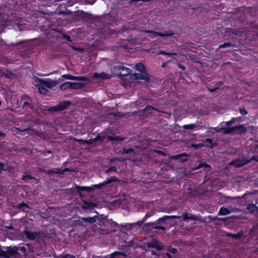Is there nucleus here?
Listing matches in <instances>:
<instances>
[{
	"label": "nucleus",
	"instance_id": "1",
	"mask_svg": "<svg viewBox=\"0 0 258 258\" xmlns=\"http://www.w3.org/2000/svg\"><path fill=\"white\" fill-rule=\"evenodd\" d=\"M134 67L138 72H135L131 75L132 79L143 80L146 82L150 81L148 75L145 72L144 66H134Z\"/></svg>",
	"mask_w": 258,
	"mask_h": 258
},
{
	"label": "nucleus",
	"instance_id": "2",
	"mask_svg": "<svg viewBox=\"0 0 258 258\" xmlns=\"http://www.w3.org/2000/svg\"><path fill=\"white\" fill-rule=\"evenodd\" d=\"M115 177H113L107 181H105L104 182V183L103 184H97V185H95L93 187H89V186H76V188L77 189V190L78 191H80L81 190H86V191H87L88 192H90L92 190H93V189H95V187H100L101 186H102L104 184H108V183H110L111 182H112V181H115Z\"/></svg>",
	"mask_w": 258,
	"mask_h": 258
},
{
	"label": "nucleus",
	"instance_id": "3",
	"mask_svg": "<svg viewBox=\"0 0 258 258\" xmlns=\"http://www.w3.org/2000/svg\"><path fill=\"white\" fill-rule=\"evenodd\" d=\"M71 102L69 101H64L60 102L56 106L52 107L48 109L49 111H57L64 110L66 109L70 104Z\"/></svg>",
	"mask_w": 258,
	"mask_h": 258
},
{
	"label": "nucleus",
	"instance_id": "4",
	"mask_svg": "<svg viewBox=\"0 0 258 258\" xmlns=\"http://www.w3.org/2000/svg\"><path fill=\"white\" fill-rule=\"evenodd\" d=\"M228 131L226 132L228 134L235 133L237 134L243 133L246 132L247 129L244 125H240L233 127H228Z\"/></svg>",
	"mask_w": 258,
	"mask_h": 258
},
{
	"label": "nucleus",
	"instance_id": "5",
	"mask_svg": "<svg viewBox=\"0 0 258 258\" xmlns=\"http://www.w3.org/2000/svg\"><path fill=\"white\" fill-rule=\"evenodd\" d=\"M250 162V160H245L243 159H237L230 162V165H234L236 167H240L246 165Z\"/></svg>",
	"mask_w": 258,
	"mask_h": 258
},
{
	"label": "nucleus",
	"instance_id": "6",
	"mask_svg": "<svg viewBox=\"0 0 258 258\" xmlns=\"http://www.w3.org/2000/svg\"><path fill=\"white\" fill-rule=\"evenodd\" d=\"M148 248L150 247H154L158 250H161L163 248V246L161 245L159 242L155 239H153L151 242H147L145 244Z\"/></svg>",
	"mask_w": 258,
	"mask_h": 258
},
{
	"label": "nucleus",
	"instance_id": "7",
	"mask_svg": "<svg viewBox=\"0 0 258 258\" xmlns=\"http://www.w3.org/2000/svg\"><path fill=\"white\" fill-rule=\"evenodd\" d=\"M64 79L72 80H80V81H84L85 78L82 77H75L71 76L69 74H66L61 76V78H59L58 80V82H61L64 81Z\"/></svg>",
	"mask_w": 258,
	"mask_h": 258
},
{
	"label": "nucleus",
	"instance_id": "8",
	"mask_svg": "<svg viewBox=\"0 0 258 258\" xmlns=\"http://www.w3.org/2000/svg\"><path fill=\"white\" fill-rule=\"evenodd\" d=\"M117 69L119 71L118 75L120 76H127L132 73V71L130 69L126 68L123 66H118Z\"/></svg>",
	"mask_w": 258,
	"mask_h": 258
},
{
	"label": "nucleus",
	"instance_id": "9",
	"mask_svg": "<svg viewBox=\"0 0 258 258\" xmlns=\"http://www.w3.org/2000/svg\"><path fill=\"white\" fill-rule=\"evenodd\" d=\"M24 233L25 234L26 237L30 240H34L37 238H39L40 236L39 233L36 232L25 230Z\"/></svg>",
	"mask_w": 258,
	"mask_h": 258
},
{
	"label": "nucleus",
	"instance_id": "10",
	"mask_svg": "<svg viewBox=\"0 0 258 258\" xmlns=\"http://www.w3.org/2000/svg\"><path fill=\"white\" fill-rule=\"evenodd\" d=\"M83 203L81 208L85 210H92L97 206L96 204L89 201H83Z\"/></svg>",
	"mask_w": 258,
	"mask_h": 258
},
{
	"label": "nucleus",
	"instance_id": "11",
	"mask_svg": "<svg viewBox=\"0 0 258 258\" xmlns=\"http://www.w3.org/2000/svg\"><path fill=\"white\" fill-rule=\"evenodd\" d=\"M42 82V85H44V86L48 88H51L55 86V85L59 83L58 81L56 80H40Z\"/></svg>",
	"mask_w": 258,
	"mask_h": 258
},
{
	"label": "nucleus",
	"instance_id": "12",
	"mask_svg": "<svg viewBox=\"0 0 258 258\" xmlns=\"http://www.w3.org/2000/svg\"><path fill=\"white\" fill-rule=\"evenodd\" d=\"M101 139V137L99 136H97L95 138L90 139L88 140H76V141L78 142L81 143L82 144L84 145L85 144H87L88 145L92 144L97 141Z\"/></svg>",
	"mask_w": 258,
	"mask_h": 258
},
{
	"label": "nucleus",
	"instance_id": "13",
	"mask_svg": "<svg viewBox=\"0 0 258 258\" xmlns=\"http://www.w3.org/2000/svg\"><path fill=\"white\" fill-rule=\"evenodd\" d=\"M6 252H8L9 258L11 256H15L18 253V248L16 246H9L8 247Z\"/></svg>",
	"mask_w": 258,
	"mask_h": 258
},
{
	"label": "nucleus",
	"instance_id": "14",
	"mask_svg": "<svg viewBox=\"0 0 258 258\" xmlns=\"http://www.w3.org/2000/svg\"><path fill=\"white\" fill-rule=\"evenodd\" d=\"M68 169L67 168H66L64 170L58 168H54L52 170H44V172L48 174H51L52 173H58V174H62L65 171H68Z\"/></svg>",
	"mask_w": 258,
	"mask_h": 258
},
{
	"label": "nucleus",
	"instance_id": "15",
	"mask_svg": "<svg viewBox=\"0 0 258 258\" xmlns=\"http://www.w3.org/2000/svg\"><path fill=\"white\" fill-rule=\"evenodd\" d=\"M241 32H241V31H239L238 30H237L236 29H232V28H228L225 30V34H229V35L233 34V35H235L236 36H238V35L240 36L241 35L240 33Z\"/></svg>",
	"mask_w": 258,
	"mask_h": 258
},
{
	"label": "nucleus",
	"instance_id": "16",
	"mask_svg": "<svg viewBox=\"0 0 258 258\" xmlns=\"http://www.w3.org/2000/svg\"><path fill=\"white\" fill-rule=\"evenodd\" d=\"M39 84L37 85V87L39 92L42 94H45L47 92L46 87L44 86V85H42V82L40 80H39Z\"/></svg>",
	"mask_w": 258,
	"mask_h": 258
},
{
	"label": "nucleus",
	"instance_id": "17",
	"mask_svg": "<svg viewBox=\"0 0 258 258\" xmlns=\"http://www.w3.org/2000/svg\"><path fill=\"white\" fill-rule=\"evenodd\" d=\"M94 78H100L103 79H108L110 78V75L105 73L102 72L101 73H95L94 75Z\"/></svg>",
	"mask_w": 258,
	"mask_h": 258
},
{
	"label": "nucleus",
	"instance_id": "18",
	"mask_svg": "<svg viewBox=\"0 0 258 258\" xmlns=\"http://www.w3.org/2000/svg\"><path fill=\"white\" fill-rule=\"evenodd\" d=\"M233 211H234L233 210L231 211V210H230L226 208L222 207L219 210L218 215H226L230 214L231 213H232Z\"/></svg>",
	"mask_w": 258,
	"mask_h": 258
},
{
	"label": "nucleus",
	"instance_id": "19",
	"mask_svg": "<svg viewBox=\"0 0 258 258\" xmlns=\"http://www.w3.org/2000/svg\"><path fill=\"white\" fill-rule=\"evenodd\" d=\"M183 219L184 220H197L198 219V217L194 215L191 214H182Z\"/></svg>",
	"mask_w": 258,
	"mask_h": 258
},
{
	"label": "nucleus",
	"instance_id": "20",
	"mask_svg": "<svg viewBox=\"0 0 258 258\" xmlns=\"http://www.w3.org/2000/svg\"><path fill=\"white\" fill-rule=\"evenodd\" d=\"M82 220L84 221V224H85L86 223H90V224L94 223L96 221L95 216L92 217H87V218L82 217Z\"/></svg>",
	"mask_w": 258,
	"mask_h": 258
},
{
	"label": "nucleus",
	"instance_id": "21",
	"mask_svg": "<svg viewBox=\"0 0 258 258\" xmlns=\"http://www.w3.org/2000/svg\"><path fill=\"white\" fill-rule=\"evenodd\" d=\"M247 210L249 213H253L257 211V208L254 204H251L247 205Z\"/></svg>",
	"mask_w": 258,
	"mask_h": 258
},
{
	"label": "nucleus",
	"instance_id": "22",
	"mask_svg": "<svg viewBox=\"0 0 258 258\" xmlns=\"http://www.w3.org/2000/svg\"><path fill=\"white\" fill-rule=\"evenodd\" d=\"M73 224L75 226H86V224H84V221L82 220V217L79 220L74 221Z\"/></svg>",
	"mask_w": 258,
	"mask_h": 258
},
{
	"label": "nucleus",
	"instance_id": "23",
	"mask_svg": "<svg viewBox=\"0 0 258 258\" xmlns=\"http://www.w3.org/2000/svg\"><path fill=\"white\" fill-rule=\"evenodd\" d=\"M71 86L72 82H66L61 85L60 86V89L63 90L68 88H71Z\"/></svg>",
	"mask_w": 258,
	"mask_h": 258
},
{
	"label": "nucleus",
	"instance_id": "24",
	"mask_svg": "<svg viewBox=\"0 0 258 258\" xmlns=\"http://www.w3.org/2000/svg\"><path fill=\"white\" fill-rule=\"evenodd\" d=\"M243 234V233L242 232H240L238 233L237 234H227V235L228 236H231V237H232L234 238H235L236 239H238L242 237Z\"/></svg>",
	"mask_w": 258,
	"mask_h": 258
},
{
	"label": "nucleus",
	"instance_id": "25",
	"mask_svg": "<svg viewBox=\"0 0 258 258\" xmlns=\"http://www.w3.org/2000/svg\"><path fill=\"white\" fill-rule=\"evenodd\" d=\"M83 86V83H72L71 89H79Z\"/></svg>",
	"mask_w": 258,
	"mask_h": 258
},
{
	"label": "nucleus",
	"instance_id": "26",
	"mask_svg": "<svg viewBox=\"0 0 258 258\" xmlns=\"http://www.w3.org/2000/svg\"><path fill=\"white\" fill-rule=\"evenodd\" d=\"M214 130L216 132H221L222 133H224V134H228V133H227L226 132H227L228 130V128H224V127H221V128H219V127H215L214 128Z\"/></svg>",
	"mask_w": 258,
	"mask_h": 258
},
{
	"label": "nucleus",
	"instance_id": "27",
	"mask_svg": "<svg viewBox=\"0 0 258 258\" xmlns=\"http://www.w3.org/2000/svg\"><path fill=\"white\" fill-rule=\"evenodd\" d=\"M210 167H211V166L210 165H208L206 163H202L199 164L198 166L195 167L194 168V170H197V169H199L202 167L210 168Z\"/></svg>",
	"mask_w": 258,
	"mask_h": 258
},
{
	"label": "nucleus",
	"instance_id": "28",
	"mask_svg": "<svg viewBox=\"0 0 258 258\" xmlns=\"http://www.w3.org/2000/svg\"><path fill=\"white\" fill-rule=\"evenodd\" d=\"M191 146L193 148H195L196 149H198L204 146H209L208 145H205L204 143H200L198 144H192Z\"/></svg>",
	"mask_w": 258,
	"mask_h": 258
},
{
	"label": "nucleus",
	"instance_id": "29",
	"mask_svg": "<svg viewBox=\"0 0 258 258\" xmlns=\"http://www.w3.org/2000/svg\"><path fill=\"white\" fill-rule=\"evenodd\" d=\"M0 256L4 257L5 258H9L8 252H7L6 251L3 250L1 248H0Z\"/></svg>",
	"mask_w": 258,
	"mask_h": 258
},
{
	"label": "nucleus",
	"instance_id": "30",
	"mask_svg": "<svg viewBox=\"0 0 258 258\" xmlns=\"http://www.w3.org/2000/svg\"><path fill=\"white\" fill-rule=\"evenodd\" d=\"M230 46L235 47V45L232 44V43L231 42H225L224 44L220 45L219 46V48H225L226 47Z\"/></svg>",
	"mask_w": 258,
	"mask_h": 258
},
{
	"label": "nucleus",
	"instance_id": "31",
	"mask_svg": "<svg viewBox=\"0 0 258 258\" xmlns=\"http://www.w3.org/2000/svg\"><path fill=\"white\" fill-rule=\"evenodd\" d=\"M196 125L195 124H190L183 125V128L185 130H192Z\"/></svg>",
	"mask_w": 258,
	"mask_h": 258
},
{
	"label": "nucleus",
	"instance_id": "32",
	"mask_svg": "<svg viewBox=\"0 0 258 258\" xmlns=\"http://www.w3.org/2000/svg\"><path fill=\"white\" fill-rule=\"evenodd\" d=\"M144 32L147 33L151 34L153 37H156L158 36V33L157 32L152 30H146Z\"/></svg>",
	"mask_w": 258,
	"mask_h": 258
},
{
	"label": "nucleus",
	"instance_id": "33",
	"mask_svg": "<svg viewBox=\"0 0 258 258\" xmlns=\"http://www.w3.org/2000/svg\"><path fill=\"white\" fill-rule=\"evenodd\" d=\"M58 258H75V256L69 254H62L59 256Z\"/></svg>",
	"mask_w": 258,
	"mask_h": 258
},
{
	"label": "nucleus",
	"instance_id": "34",
	"mask_svg": "<svg viewBox=\"0 0 258 258\" xmlns=\"http://www.w3.org/2000/svg\"><path fill=\"white\" fill-rule=\"evenodd\" d=\"M234 119H233L232 120H230V121H226L225 122H223L222 123V126H224V125H226V126H230L232 124V123L233 122H234Z\"/></svg>",
	"mask_w": 258,
	"mask_h": 258
},
{
	"label": "nucleus",
	"instance_id": "35",
	"mask_svg": "<svg viewBox=\"0 0 258 258\" xmlns=\"http://www.w3.org/2000/svg\"><path fill=\"white\" fill-rule=\"evenodd\" d=\"M179 217L177 216H165L163 220H170L171 219H177L179 218Z\"/></svg>",
	"mask_w": 258,
	"mask_h": 258
},
{
	"label": "nucleus",
	"instance_id": "36",
	"mask_svg": "<svg viewBox=\"0 0 258 258\" xmlns=\"http://www.w3.org/2000/svg\"><path fill=\"white\" fill-rule=\"evenodd\" d=\"M116 167L114 166H111V167H109L108 169H107L106 170L105 172L109 173L110 172H116Z\"/></svg>",
	"mask_w": 258,
	"mask_h": 258
},
{
	"label": "nucleus",
	"instance_id": "37",
	"mask_svg": "<svg viewBox=\"0 0 258 258\" xmlns=\"http://www.w3.org/2000/svg\"><path fill=\"white\" fill-rule=\"evenodd\" d=\"M187 156V155L186 154L183 153V154H179V155H175L174 156L172 157V158L174 159H179V158H180L181 157H186Z\"/></svg>",
	"mask_w": 258,
	"mask_h": 258
},
{
	"label": "nucleus",
	"instance_id": "38",
	"mask_svg": "<svg viewBox=\"0 0 258 258\" xmlns=\"http://www.w3.org/2000/svg\"><path fill=\"white\" fill-rule=\"evenodd\" d=\"M168 251L172 253H176L177 251V249L173 247H169Z\"/></svg>",
	"mask_w": 258,
	"mask_h": 258
},
{
	"label": "nucleus",
	"instance_id": "39",
	"mask_svg": "<svg viewBox=\"0 0 258 258\" xmlns=\"http://www.w3.org/2000/svg\"><path fill=\"white\" fill-rule=\"evenodd\" d=\"M109 139V140L111 141V140H115V141H122V140L120 138H118V137H109L108 138Z\"/></svg>",
	"mask_w": 258,
	"mask_h": 258
},
{
	"label": "nucleus",
	"instance_id": "40",
	"mask_svg": "<svg viewBox=\"0 0 258 258\" xmlns=\"http://www.w3.org/2000/svg\"><path fill=\"white\" fill-rule=\"evenodd\" d=\"M117 255H122L123 256H125V254L119 252H115L112 254L111 257H114L115 256Z\"/></svg>",
	"mask_w": 258,
	"mask_h": 258
},
{
	"label": "nucleus",
	"instance_id": "41",
	"mask_svg": "<svg viewBox=\"0 0 258 258\" xmlns=\"http://www.w3.org/2000/svg\"><path fill=\"white\" fill-rule=\"evenodd\" d=\"M164 218V216L161 218H159L156 222V223H155V224H160L161 222H164L165 221H166V220H163L162 219H163Z\"/></svg>",
	"mask_w": 258,
	"mask_h": 258
},
{
	"label": "nucleus",
	"instance_id": "42",
	"mask_svg": "<svg viewBox=\"0 0 258 258\" xmlns=\"http://www.w3.org/2000/svg\"><path fill=\"white\" fill-rule=\"evenodd\" d=\"M222 83L221 82L219 81L215 84L214 87L215 88V89H218L222 85Z\"/></svg>",
	"mask_w": 258,
	"mask_h": 258
},
{
	"label": "nucleus",
	"instance_id": "43",
	"mask_svg": "<svg viewBox=\"0 0 258 258\" xmlns=\"http://www.w3.org/2000/svg\"><path fill=\"white\" fill-rule=\"evenodd\" d=\"M157 110L156 109H155L154 108L150 106H147V107H146L145 108V110L147 111H150V110Z\"/></svg>",
	"mask_w": 258,
	"mask_h": 258
},
{
	"label": "nucleus",
	"instance_id": "44",
	"mask_svg": "<svg viewBox=\"0 0 258 258\" xmlns=\"http://www.w3.org/2000/svg\"><path fill=\"white\" fill-rule=\"evenodd\" d=\"M154 229H160L162 230H165V228L164 226H157L154 227Z\"/></svg>",
	"mask_w": 258,
	"mask_h": 258
},
{
	"label": "nucleus",
	"instance_id": "45",
	"mask_svg": "<svg viewBox=\"0 0 258 258\" xmlns=\"http://www.w3.org/2000/svg\"><path fill=\"white\" fill-rule=\"evenodd\" d=\"M240 112L241 114H242L243 115H246L247 114V111L246 110H245L244 109H240Z\"/></svg>",
	"mask_w": 258,
	"mask_h": 258
},
{
	"label": "nucleus",
	"instance_id": "46",
	"mask_svg": "<svg viewBox=\"0 0 258 258\" xmlns=\"http://www.w3.org/2000/svg\"><path fill=\"white\" fill-rule=\"evenodd\" d=\"M5 165L3 164L2 163H0V172H1L2 170H6V168H5Z\"/></svg>",
	"mask_w": 258,
	"mask_h": 258
},
{
	"label": "nucleus",
	"instance_id": "47",
	"mask_svg": "<svg viewBox=\"0 0 258 258\" xmlns=\"http://www.w3.org/2000/svg\"><path fill=\"white\" fill-rule=\"evenodd\" d=\"M204 143H205V144L206 145V143H208L209 144H211L212 143V140L210 139H206L205 141H204Z\"/></svg>",
	"mask_w": 258,
	"mask_h": 258
},
{
	"label": "nucleus",
	"instance_id": "48",
	"mask_svg": "<svg viewBox=\"0 0 258 258\" xmlns=\"http://www.w3.org/2000/svg\"><path fill=\"white\" fill-rule=\"evenodd\" d=\"M132 151H133V149H124V151H123V153H126V154H128L130 152H132Z\"/></svg>",
	"mask_w": 258,
	"mask_h": 258
},
{
	"label": "nucleus",
	"instance_id": "49",
	"mask_svg": "<svg viewBox=\"0 0 258 258\" xmlns=\"http://www.w3.org/2000/svg\"><path fill=\"white\" fill-rule=\"evenodd\" d=\"M63 37L64 38L66 39L68 41H72V40L71 39L70 36H69L68 35H63Z\"/></svg>",
	"mask_w": 258,
	"mask_h": 258
},
{
	"label": "nucleus",
	"instance_id": "50",
	"mask_svg": "<svg viewBox=\"0 0 258 258\" xmlns=\"http://www.w3.org/2000/svg\"><path fill=\"white\" fill-rule=\"evenodd\" d=\"M32 177L30 175H27V176H23L22 179L23 180H25L27 179H31Z\"/></svg>",
	"mask_w": 258,
	"mask_h": 258
},
{
	"label": "nucleus",
	"instance_id": "51",
	"mask_svg": "<svg viewBox=\"0 0 258 258\" xmlns=\"http://www.w3.org/2000/svg\"><path fill=\"white\" fill-rule=\"evenodd\" d=\"M249 160L250 161L251 160H255L258 162V156H254L251 159H250Z\"/></svg>",
	"mask_w": 258,
	"mask_h": 258
},
{
	"label": "nucleus",
	"instance_id": "52",
	"mask_svg": "<svg viewBox=\"0 0 258 258\" xmlns=\"http://www.w3.org/2000/svg\"><path fill=\"white\" fill-rule=\"evenodd\" d=\"M139 1H143V2H148L149 1H145V0H131L129 3L132 4L133 2H139Z\"/></svg>",
	"mask_w": 258,
	"mask_h": 258
},
{
	"label": "nucleus",
	"instance_id": "53",
	"mask_svg": "<svg viewBox=\"0 0 258 258\" xmlns=\"http://www.w3.org/2000/svg\"><path fill=\"white\" fill-rule=\"evenodd\" d=\"M61 14H63L64 15H70L72 14V12L70 11H67V12H61Z\"/></svg>",
	"mask_w": 258,
	"mask_h": 258
},
{
	"label": "nucleus",
	"instance_id": "54",
	"mask_svg": "<svg viewBox=\"0 0 258 258\" xmlns=\"http://www.w3.org/2000/svg\"><path fill=\"white\" fill-rule=\"evenodd\" d=\"M159 54H166V55H170V54H172L173 53H167L166 52H164V51H161L160 52H159Z\"/></svg>",
	"mask_w": 258,
	"mask_h": 258
},
{
	"label": "nucleus",
	"instance_id": "55",
	"mask_svg": "<svg viewBox=\"0 0 258 258\" xmlns=\"http://www.w3.org/2000/svg\"><path fill=\"white\" fill-rule=\"evenodd\" d=\"M173 34V33H164V37L171 36Z\"/></svg>",
	"mask_w": 258,
	"mask_h": 258
},
{
	"label": "nucleus",
	"instance_id": "56",
	"mask_svg": "<svg viewBox=\"0 0 258 258\" xmlns=\"http://www.w3.org/2000/svg\"><path fill=\"white\" fill-rule=\"evenodd\" d=\"M23 207L27 208V206L24 203H23V204L19 205V208H22Z\"/></svg>",
	"mask_w": 258,
	"mask_h": 258
},
{
	"label": "nucleus",
	"instance_id": "57",
	"mask_svg": "<svg viewBox=\"0 0 258 258\" xmlns=\"http://www.w3.org/2000/svg\"><path fill=\"white\" fill-rule=\"evenodd\" d=\"M215 219H218L220 221H226V219L225 218H215L213 219V220L214 221Z\"/></svg>",
	"mask_w": 258,
	"mask_h": 258
},
{
	"label": "nucleus",
	"instance_id": "58",
	"mask_svg": "<svg viewBox=\"0 0 258 258\" xmlns=\"http://www.w3.org/2000/svg\"><path fill=\"white\" fill-rule=\"evenodd\" d=\"M29 105V103L28 102H24L23 103V105L24 107H27Z\"/></svg>",
	"mask_w": 258,
	"mask_h": 258
},
{
	"label": "nucleus",
	"instance_id": "59",
	"mask_svg": "<svg viewBox=\"0 0 258 258\" xmlns=\"http://www.w3.org/2000/svg\"><path fill=\"white\" fill-rule=\"evenodd\" d=\"M208 90L211 92H214L215 90H216L217 89H215V88L214 87V88H208Z\"/></svg>",
	"mask_w": 258,
	"mask_h": 258
},
{
	"label": "nucleus",
	"instance_id": "60",
	"mask_svg": "<svg viewBox=\"0 0 258 258\" xmlns=\"http://www.w3.org/2000/svg\"><path fill=\"white\" fill-rule=\"evenodd\" d=\"M158 36H161V37H164V33H160V32H158Z\"/></svg>",
	"mask_w": 258,
	"mask_h": 258
},
{
	"label": "nucleus",
	"instance_id": "61",
	"mask_svg": "<svg viewBox=\"0 0 258 258\" xmlns=\"http://www.w3.org/2000/svg\"><path fill=\"white\" fill-rule=\"evenodd\" d=\"M165 255H166L168 258H172L171 255L168 253H166Z\"/></svg>",
	"mask_w": 258,
	"mask_h": 258
},
{
	"label": "nucleus",
	"instance_id": "62",
	"mask_svg": "<svg viewBox=\"0 0 258 258\" xmlns=\"http://www.w3.org/2000/svg\"><path fill=\"white\" fill-rule=\"evenodd\" d=\"M77 50L79 51H80L81 52H84L85 50V49L80 48H78Z\"/></svg>",
	"mask_w": 258,
	"mask_h": 258
},
{
	"label": "nucleus",
	"instance_id": "63",
	"mask_svg": "<svg viewBox=\"0 0 258 258\" xmlns=\"http://www.w3.org/2000/svg\"><path fill=\"white\" fill-rule=\"evenodd\" d=\"M179 66V68L183 70L185 69L184 66Z\"/></svg>",
	"mask_w": 258,
	"mask_h": 258
},
{
	"label": "nucleus",
	"instance_id": "64",
	"mask_svg": "<svg viewBox=\"0 0 258 258\" xmlns=\"http://www.w3.org/2000/svg\"><path fill=\"white\" fill-rule=\"evenodd\" d=\"M7 228L10 230H12V229H13V226H9L7 227Z\"/></svg>",
	"mask_w": 258,
	"mask_h": 258
}]
</instances>
